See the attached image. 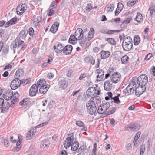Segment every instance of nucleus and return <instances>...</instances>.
I'll list each match as a JSON object with an SVG mask.
<instances>
[{
	"label": "nucleus",
	"instance_id": "1",
	"mask_svg": "<svg viewBox=\"0 0 155 155\" xmlns=\"http://www.w3.org/2000/svg\"><path fill=\"white\" fill-rule=\"evenodd\" d=\"M27 34L28 32L25 30H22L16 39L12 42L10 47L14 53H15L16 51L18 50V48L20 47H21V50L23 51L26 48L27 45L23 40L26 37Z\"/></svg>",
	"mask_w": 155,
	"mask_h": 155
},
{
	"label": "nucleus",
	"instance_id": "2",
	"mask_svg": "<svg viewBox=\"0 0 155 155\" xmlns=\"http://www.w3.org/2000/svg\"><path fill=\"white\" fill-rule=\"evenodd\" d=\"M132 42V40L130 37L125 38L123 39L122 43V46L124 50L127 51H130L133 47Z\"/></svg>",
	"mask_w": 155,
	"mask_h": 155
},
{
	"label": "nucleus",
	"instance_id": "3",
	"mask_svg": "<svg viewBox=\"0 0 155 155\" xmlns=\"http://www.w3.org/2000/svg\"><path fill=\"white\" fill-rule=\"evenodd\" d=\"M133 80L135 81L138 85L146 86L148 82V78L145 74H143L140 75L137 78H134Z\"/></svg>",
	"mask_w": 155,
	"mask_h": 155
},
{
	"label": "nucleus",
	"instance_id": "4",
	"mask_svg": "<svg viewBox=\"0 0 155 155\" xmlns=\"http://www.w3.org/2000/svg\"><path fill=\"white\" fill-rule=\"evenodd\" d=\"M9 107H10V105L9 102H4V100L3 98H0V109H2V112H5L8 110Z\"/></svg>",
	"mask_w": 155,
	"mask_h": 155
},
{
	"label": "nucleus",
	"instance_id": "5",
	"mask_svg": "<svg viewBox=\"0 0 155 155\" xmlns=\"http://www.w3.org/2000/svg\"><path fill=\"white\" fill-rule=\"evenodd\" d=\"M74 140V135L73 134H70L64 142V147L67 148L70 147Z\"/></svg>",
	"mask_w": 155,
	"mask_h": 155
},
{
	"label": "nucleus",
	"instance_id": "6",
	"mask_svg": "<svg viewBox=\"0 0 155 155\" xmlns=\"http://www.w3.org/2000/svg\"><path fill=\"white\" fill-rule=\"evenodd\" d=\"M86 106L90 114L92 115L96 113L97 107L95 104H92L91 103H87L86 104Z\"/></svg>",
	"mask_w": 155,
	"mask_h": 155
},
{
	"label": "nucleus",
	"instance_id": "7",
	"mask_svg": "<svg viewBox=\"0 0 155 155\" xmlns=\"http://www.w3.org/2000/svg\"><path fill=\"white\" fill-rule=\"evenodd\" d=\"M121 75L120 73L116 72L114 73L110 76V80L114 83H116L120 81Z\"/></svg>",
	"mask_w": 155,
	"mask_h": 155
},
{
	"label": "nucleus",
	"instance_id": "8",
	"mask_svg": "<svg viewBox=\"0 0 155 155\" xmlns=\"http://www.w3.org/2000/svg\"><path fill=\"white\" fill-rule=\"evenodd\" d=\"M21 83L19 78H15L11 82L10 87L12 90H15L20 86Z\"/></svg>",
	"mask_w": 155,
	"mask_h": 155
},
{
	"label": "nucleus",
	"instance_id": "9",
	"mask_svg": "<svg viewBox=\"0 0 155 155\" xmlns=\"http://www.w3.org/2000/svg\"><path fill=\"white\" fill-rule=\"evenodd\" d=\"M140 124L137 123H135L133 124H129L125 127V129L127 130H129L132 131H137L140 128Z\"/></svg>",
	"mask_w": 155,
	"mask_h": 155
},
{
	"label": "nucleus",
	"instance_id": "10",
	"mask_svg": "<svg viewBox=\"0 0 155 155\" xmlns=\"http://www.w3.org/2000/svg\"><path fill=\"white\" fill-rule=\"evenodd\" d=\"M135 89V95L138 97L140 96L142 93L144 92L146 90V87L142 85L137 86L136 84V87Z\"/></svg>",
	"mask_w": 155,
	"mask_h": 155
},
{
	"label": "nucleus",
	"instance_id": "11",
	"mask_svg": "<svg viewBox=\"0 0 155 155\" xmlns=\"http://www.w3.org/2000/svg\"><path fill=\"white\" fill-rule=\"evenodd\" d=\"M19 94L18 92H15L13 93L12 97L13 99L9 103H10V107H13L15 106V104L16 103L18 102L19 101Z\"/></svg>",
	"mask_w": 155,
	"mask_h": 155
},
{
	"label": "nucleus",
	"instance_id": "12",
	"mask_svg": "<svg viewBox=\"0 0 155 155\" xmlns=\"http://www.w3.org/2000/svg\"><path fill=\"white\" fill-rule=\"evenodd\" d=\"M53 48L54 51L58 54L61 53L63 51L64 46L62 45L59 42H58L55 44V45L54 46Z\"/></svg>",
	"mask_w": 155,
	"mask_h": 155
},
{
	"label": "nucleus",
	"instance_id": "13",
	"mask_svg": "<svg viewBox=\"0 0 155 155\" xmlns=\"http://www.w3.org/2000/svg\"><path fill=\"white\" fill-rule=\"evenodd\" d=\"M27 9L26 4H22L18 6L16 8L17 14L19 15H22Z\"/></svg>",
	"mask_w": 155,
	"mask_h": 155
},
{
	"label": "nucleus",
	"instance_id": "14",
	"mask_svg": "<svg viewBox=\"0 0 155 155\" xmlns=\"http://www.w3.org/2000/svg\"><path fill=\"white\" fill-rule=\"evenodd\" d=\"M38 91V88L37 87L36 84H34L30 88L29 94L30 96H35Z\"/></svg>",
	"mask_w": 155,
	"mask_h": 155
},
{
	"label": "nucleus",
	"instance_id": "15",
	"mask_svg": "<svg viewBox=\"0 0 155 155\" xmlns=\"http://www.w3.org/2000/svg\"><path fill=\"white\" fill-rule=\"evenodd\" d=\"M36 132L35 129L33 128L30 129L28 133L26 136V139L27 140H29L32 139L35 136V133Z\"/></svg>",
	"mask_w": 155,
	"mask_h": 155
},
{
	"label": "nucleus",
	"instance_id": "16",
	"mask_svg": "<svg viewBox=\"0 0 155 155\" xmlns=\"http://www.w3.org/2000/svg\"><path fill=\"white\" fill-rule=\"evenodd\" d=\"M98 75L97 76L96 81H101L104 77V72L102 69H98L96 70Z\"/></svg>",
	"mask_w": 155,
	"mask_h": 155
},
{
	"label": "nucleus",
	"instance_id": "17",
	"mask_svg": "<svg viewBox=\"0 0 155 155\" xmlns=\"http://www.w3.org/2000/svg\"><path fill=\"white\" fill-rule=\"evenodd\" d=\"M94 97H92L88 101V103H91L92 104H96L100 103L101 100L98 96L94 95Z\"/></svg>",
	"mask_w": 155,
	"mask_h": 155
},
{
	"label": "nucleus",
	"instance_id": "18",
	"mask_svg": "<svg viewBox=\"0 0 155 155\" xmlns=\"http://www.w3.org/2000/svg\"><path fill=\"white\" fill-rule=\"evenodd\" d=\"M72 49V46L70 45H68L64 47L63 51V53L65 55H69L71 53Z\"/></svg>",
	"mask_w": 155,
	"mask_h": 155
},
{
	"label": "nucleus",
	"instance_id": "19",
	"mask_svg": "<svg viewBox=\"0 0 155 155\" xmlns=\"http://www.w3.org/2000/svg\"><path fill=\"white\" fill-rule=\"evenodd\" d=\"M85 62L87 63H90L94 65L95 64V60L94 58L91 55H89L86 57L84 59Z\"/></svg>",
	"mask_w": 155,
	"mask_h": 155
},
{
	"label": "nucleus",
	"instance_id": "20",
	"mask_svg": "<svg viewBox=\"0 0 155 155\" xmlns=\"http://www.w3.org/2000/svg\"><path fill=\"white\" fill-rule=\"evenodd\" d=\"M77 39L79 40L82 37L84 36L83 31L82 29L81 28H79L77 29L74 35Z\"/></svg>",
	"mask_w": 155,
	"mask_h": 155
},
{
	"label": "nucleus",
	"instance_id": "21",
	"mask_svg": "<svg viewBox=\"0 0 155 155\" xmlns=\"http://www.w3.org/2000/svg\"><path fill=\"white\" fill-rule=\"evenodd\" d=\"M17 18L16 17H14L12 18L6 24L5 23L4 25L5 27V28H7L10 25L16 24L17 22Z\"/></svg>",
	"mask_w": 155,
	"mask_h": 155
},
{
	"label": "nucleus",
	"instance_id": "22",
	"mask_svg": "<svg viewBox=\"0 0 155 155\" xmlns=\"http://www.w3.org/2000/svg\"><path fill=\"white\" fill-rule=\"evenodd\" d=\"M59 24L58 22H55L51 26L50 29V31L53 33H55L58 29Z\"/></svg>",
	"mask_w": 155,
	"mask_h": 155
},
{
	"label": "nucleus",
	"instance_id": "23",
	"mask_svg": "<svg viewBox=\"0 0 155 155\" xmlns=\"http://www.w3.org/2000/svg\"><path fill=\"white\" fill-rule=\"evenodd\" d=\"M49 144V141L48 140H45L41 143L40 147L42 149L46 150L48 148Z\"/></svg>",
	"mask_w": 155,
	"mask_h": 155
},
{
	"label": "nucleus",
	"instance_id": "24",
	"mask_svg": "<svg viewBox=\"0 0 155 155\" xmlns=\"http://www.w3.org/2000/svg\"><path fill=\"white\" fill-rule=\"evenodd\" d=\"M58 85L60 88L64 89L67 87L68 83L65 80H63L59 82Z\"/></svg>",
	"mask_w": 155,
	"mask_h": 155
},
{
	"label": "nucleus",
	"instance_id": "25",
	"mask_svg": "<svg viewBox=\"0 0 155 155\" xmlns=\"http://www.w3.org/2000/svg\"><path fill=\"white\" fill-rule=\"evenodd\" d=\"M94 89V87H92L87 89L86 92V94L88 97H92L93 96H94L93 91Z\"/></svg>",
	"mask_w": 155,
	"mask_h": 155
},
{
	"label": "nucleus",
	"instance_id": "26",
	"mask_svg": "<svg viewBox=\"0 0 155 155\" xmlns=\"http://www.w3.org/2000/svg\"><path fill=\"white\" fill-rule=\"evenodd\" d=\"M46 81L44 79H40L37 82L36 86L38 88H39L42 86H45L47 85H46Z\"/></svg>",
	"mask_w": 155,
	"mask_h": 155
},
{
	"label": "nucleus",
	"instance_id": "27",
	"mask_svg": "<svg viewBox=\"0 0 155 155\" xmlns=\"http://www.w3.org/2000/svg\"><path fill=\"white\" fill-rule=\"evenodd\" d=\"M104 87L105 90L109 91L111 89L112 86L110 81H107L104 83Z\"/></svg>",
	"mask_w": 155,
	"mask_h": 155
},
{
	"label": "nucleus",
	"instance_id": "28",
	"mask_svg": "<svg viewBox=\"0 0 155 155\" xmlns=\"http://www.w3.org/2000/svg\"><path fill=\"white\" fill-rule=\"evenodd\" d=\"M110 54V53L109 51L103 50L101 52V58L102 59H105L108 57Z\"/></svg>",
	"mask_w": 155,
	"mask_h": 155
},
{
	"label": "nucleus",
	"instance_id": "29",
	"mask_svg": "<svg viewBox=\"0 0 155 155\" xmlns=\"http://www.w3.org/2000/svg\"><path fill=\"white\" fill-rule=\"evenodd\" d=\"M24 74V71L21 69H18L16 71L15 75V78H18L21 77Z\"/></svg>",
	"mask_w": 155,
	"mask_h": 155
},
{
	"label": "nucleus",
	"instance_id": "30",
	"mask_svg": "<svg viewBox=\"0 0 155 155\" xmlns=\"http://www.w3.org/2000/svg\"><path fill=\"white\" fill-rule=\"evenodd\" d=\"M136 84L135 81L132 80L131 82L130 83L129 85L126 87V90L128 93V91H130L132 88L136 87Z\"/></svg>",
	"mask_w": 155,
	"mask_h": 155
},
{
	"label": "nucleus",
	"instance_id": "31",
	"mask_svg": "<svg viewBox=\"0 0 155 155\" xmlns=\"http://www.w3.org/2000/svg\"><path fill=\"white\" fill-rule=\"evenodd\" d=\"M49 87L50 86L48 84L46 86L40 87L39 91L41 94H44L48 91Z\"/></svg>",
	"mask_w": 155,
	"mask_h": 155
},
{
	"label": "nucleus",
	"instance_id": "32",
	"mask_svg": "<svg viewBox=\"0 0 155 155\" xmlns=\"http://www.w3.org/2000/svg\"><path fill=\"white\" fill-rule=\"evenodd\" d=\"M78 41L75 35H71L69 40V42L71 44H74L76 43Z\"/></svg>",
	"mask_w": 155,
	"mask_h": 155
},
{
	"label": "nucleus",
	"instance_id": "33",
	"mask_svg": "<svg viewBox=\"0 0 155 155\" xmlns=\"http://www.w3.org/2000/svg\"><path fill=\"white\" fill-rule=\"evenodd\" d=\"M143 19L142 14L139 12H137L134 20L137 22H140Z\"/></svg>",
	"mask_w": 155,
	"mask_h": 155
},
{
	"label": "nucleus",
	"instance_id": "34",
	"mask_svg": "<svg viewBox=\"0 0 155 155\" xmlns=\"http://www.w3.org/2000/svg\"><path fill=\"white\" fill-rule=\"evenodd\" d=\"M13 95V92L10 91L7 92L5 95V98L6 100H9L12 98Z\"/></svg>",
	"mask_w": 155,
	"mask_h": 155
},
{
	"label": "nucleus",
	"instance_id": "35",
	"mask_svg": "<svg viewBox=\"0 0 155 155\" xmlns=\"http://www.w3.org/2000/svg\"><path fill=\"white\" fill-rule=\"evenodd\" d=\"M79 146L78 142H74L71 145V150L73 151H75L78 148Z\"/></svg>",
	"mask_w": 155,
	"mask_h": 155
},
{
	"label": "nucleus",
	"instance_id": "36",
	"mask_svg": "<svg viewBox=\"0 0 155 155\" xmlns=\"http://www.w3.org/2000/svg\"><path fill=\"white\" fill-rule=\"evenodd\" d=\"M114 5L112 4H109L107 5V7H106L105 9L106 10L107 12H112L114 9Z\"/></svg>",
	"mask_w": 155,
	"mask_h": 155
},
{
	"label": "nucleus",
	"instance_id": "37",
	"mask_svg": "<svg viewBox=\"0 0 155 155\" xmlns=\"http://www.w3.org/2000/svg\"><path fill=\"white\" fill-rule=\"evenodd\" d=\"M94 31L93 28H91L90 31L89 32L88 39L89 41L93 37V34L94 33Z\"/></svg>",
	"mask_w": 155,
	"mask_h": 155
},
{
	"label": "nucleus",
	"instance_id": "38",
	"mask_svg": "<svg viewBox=\"0 0 155 155\" xmlns=\"http://www.w3.org/2000/svg\"><path fill=\"white\" fill-rule=\"evenodd\" d=\"M101 105L104 108V110L106 111L110 107V104L109 102H106L102 103Z\"/></svg>",
	"mask_w": 155,
	"mask_h": 155
},
{
	"label": "nucleus",
	"instance_id": "39",
	"mask_svg": "<svg viewBox=\"0 0 155 155\" xmlns=\"http://www.w3.org/2000/svg\"><path fill=\"white\" fill-rule=\"evenodd\" d=\"M120 96V94H118L117 96H115L113 97V98H111V100H113V101H111V102H114L116 104H119L120 102V101L119 100V97Z\"/></svg>",
	"mask_w": 155,
	"mask_h": 155
},
{
	"label": "nucleus",
	"instance_id": "40",
	"mask_svg": "<svg viewBox=\"0 0 155 155\" xmlns=\"http://www.w3.org/2000/svg\"><path fill=\"white\" fill-rule=\"evenodd\" d=\"M86 40V39L85 37H84L83 36L81 37V38L78 40L79 41V43L81 46H83L84 45L85 42V41Z\"/></svg>",
	"mask_w": 155,
	"mask_h": 155
},
{
	"label": "nucleus",
	"instance_id": "41",
	"mask_svg": "<svg viewBox=\"0 0 155 155\" xmlns=\"http://www.w3.org/2000/svg\"><path fill=\"white\" fill-rule=\"evenodd\" d=\"M105 40L106 41H107L108 43L113 45H115L116 44L115 41L113 38H105Z\"/></svg>",
	"mask_w": 155,
	"mask_h": 155
},
{
	"label": "nucleus",
	"instance_id": "42",
	"mask_svg": "<svg viewBox=\"0 0 155 155\" xmlns=\"http://www.w3.org/2000/svg\"><path fill=\"white\" fill-rule=\"evenodd\" d=\"M29 100L28 98H25L20 102V105L21 106L29 104Z\"/></svg>",
	"mask_w": 155,
	"mask_h": 155
},
{
	"label": "nucleus",
	"instance_id": "43",
	"mask_svg": "<svg viewBox=\"0 0 155 155\" xmlns=\"http://www.w3.org/2000/svg\"><path fill=\"white\" fill-rule=\"evenodd\" d=\"M129 59V57L126 55L123 56L121 58V62L122 64H126Z\"/></svg>",
	"mask_w": 155,
	"mask_h": 155
},
{
	"label": "nucleus",
	"instance_id": "44",
	"mask_svg": "<svg viewBox=\"0 0 155 155\" xmlns=\"http://www.w3.org/2000/svg\"><path fill=\"white\" fill-rule=\"evenodd\" d=\"M132 17H129L126 20H125L121 24V26H124L125 25H127L132 20Z\"/></svg>",
	"mask_w": 155,
	"mask_h": 155
},
{
	"label": "nucleus",
	"instance_id": "45",
	"mask_svg": "<svg viewBox=\"0 0 155 155\" xmlns=\"http://www.w3.org/2000/svg\"><path fill=\"white\" fill-rule=\"evenodd\" d=\"M149 10L151 16H152L153 12H155V5H151L150 6Z\"/></svg>",
	"mask_w": 155,
	"mask_h": 155
},
{
	"label": "nucleus",
	"instance_id": "46",
	"mask_svg": "<svg viewBox=\"0 0 155 155\" xmlns=\"http://www.w3.org/2000/svg\"><path fill=\"white\" fill-rule=\"evenodd\" d=\"M97 112L99 114H103L106 112L101 104L98 108Z\"/></svg>",
	"mask_w": 155,
	"mask_h": 155
},
{
	"label": "nucleus",
	"instance_id": "47",
	"mask_svg": "<svg viewBox=\"0 0 155 155\" xmlns=\"http://www.w3.org/2000/svg\"><path fill=\"white\" fill-rule=\"evenodd\" d=\"M122 31L121 30H108L107 31V34H114L115 32H121Z\"/></svg>",
	"mask_w": 155,
	"mask_h": 155
},
{
	"label": "nucleus",
	"instance_id": "48",
	"mask_svg": "<svg viewBox=\"0 0 155 155\" xmlns=\"http://www.w3.org/2000/svg\"><path fill=\"white\" fill-rule=\"evenodd\" d=\"M134 43L135 45H138L140 41V39L139 37H135L134 38Z\"/></svg>",
	"mask_w": 155,
	"mask_h": 155
},
{
	"label": "nucleus",
	"instance_id": "49",
	"mask_svg": "<svg viewBox=\"0 0 155 155\" xmlns=\"http://www.w3.org/2000/svg\"><path fill=\"white\" fill-rule=\"evenodd\" d=\"M145 150V146L142 144L140 147V155H143L144 152Z\"/></svg>",
	"mask_w": 155,
	"mask_h": 155
},
{
	"label": "nucleus",
	"instance_id": "50",
	"mask_svg": "<svg viewBox=\"0 0 155 155\" xmlns=\"http://www.w3.org/2000/svg\"><path fill=\"white\" fill-rule=\"evenodd\" d=\"M93 9L92 4H88L87 5L86 9L87 11L89 12Z\"/></svg>",
	"mask_w": 155,
	"mask_h": 155
},
{
	"label": "nucleus",
	"instance_id": "51",
	"mask_svg": "<svg viewBox=\"0 0 155 155\" xmlns=\"http://www.w3.org/2000/svg\"><path fill=\"white\" fill-rule=\"evenodd\" d=\"M136 1H129L127 3V6L129 7H131L134 5L136 3Z\"/></svg>",
	"mask_w": 155,
	"mask_h": 155
},
{
	"label": "nucleus",
	"instance_id": "52",
	"mask_svg": "<svg viewBox=\"0 0 155 155\" xmlns=\"http://www.w3.org/2000/svg\"><path fill=\"white\" fill-rule=\"evenodd\" d=\"M76 124L79 127H83L84 125V124L81 121H77L76 122Z\"/></svg>",
	"mask_w": 155,
	"mask_h": 155
},
{
	"label": "nucleus",
	"instance_id": "53",
	"mask_svg": "<svg viewBox=\"0 0 155 155\" xmlns=\"http://www.w3.org/2000/svg\"><path fill=\"white\" fill-rule=\"evenodd\" d=\"M2 142L5 146L8 147L9 146V141L3 138L2 140Z\"/></svg>",
	"mask_w": 155,
	"mask_h": 155
},
{
	"label": "nucleus",
	"instance_id": "54",
	"mask_svg": "<svg viewBox=\"0 0 155 155\" xmlns=\"http://www.w3.org/2000/svg\"><path fill=\"white\" fill-rule=\"evenodd\" d=\"M34 31L32 27L30 28L28 30V33L31 36H32L33 35Z\"/></svg>",
	"mask_w": 155,
	"mask_h": 155
},
{
	"label": "nucleus",
	"instance_id": "55",
	"mask_svg": "<svg viewBox=\"0 0 155 155\" xmlns=\"http://www.w3.org/2000/svg\"><path fill=\"white\" fill-rule=\"evenodd\" d=\"M54 12V10L50 8V9L49 10V11L47 14V15L48 16H51L53 15Z\"/></svg>",
	"mask_w": 155,
	"mask_h": 155
},
{
	"label": "nucleus",
	"instance_id": "56",
	"mask_svg": "<svg viewBox=\"0 0 155 155\" xmlns=\"http://www.w3.org/2000/svg\"><path fill=\"white\" fill-rule=\"evenodd\" d=\"M87 76V74L86 73H83L81 74L79 78V79L81 80L85 78Z\"/></svg>",
	"mask_w": 155,
	"mask_h": 155
},
{
	"label": "nucleus",
	"instance_id": "57",
	"mask_svg": "<svg viewBox=\"0 0 155 155\" xmlns=\"http://www.w3.org/2000/svg\"><path fill=\"white\" fill-rule=\"evenodd\" d=\"M123 4L121 2H119L117 4V8L119 9L120 10H122L123 8Z\"/></svg>",
	"mask_w": 155,
	"mask_h": 155
},
{
	"label": "nucleus",
	"instance_id": "58",
	"mask_svg": "<svg viewBox=\"0 0 155 155\" xmlns=\"http://www.w3.org/2000/svg\"><path fill=\"white\" fill-rule=\"evenodd\" d=\"M56 5L57 4L54 1L52 2L51 5L50 6V8L52 9L56 7Z\"/></svg>",
	"mask_w": 155,
	"mask_h": 155
},
{
	"label": "nucleus",
	"instance_id": "59",
	"mask_svg": "<svg viewBox=\"0 0 155 155\" xmlns=\"http://www.w3.org/2000/svg\"><path fill=\"white\" fill-rule=\"evenodd\" d=\"M20 147L18 146H16L15 147H13L12 149V150L14 151L18 152L20 150Z\"/></svg>",
	"mask_w": 155,
	"mask_h": 155
},
{
	"label": "nucleus",
	"instance_id": "60",
	"mask_svg": "<svg viewBox=\"0 0 155 155\" xmlns=\"http://www.w3.org/2000/svg\"><path fill=\"white\" fill-rule=\"evenodd\" d=\"M47 76L48 78L51 79L54 78V75L52 73H48L47 74Z\"/></svg>",
	"mask_w": 155,
	"mask_h": 155
},
{
	"label": "nucleus",
	"instance_id": "61",
	"mask_svg": "<svg viewBox=\"0 0 155 155\" xmlns=\"http://www.w3.org/2000/svg\"><path fill=\"white\" fill-rule=\"evenodd\" d=\"M152 56V54L149 53L146 56L145 59L147 60H148Z\"/></svg>",
	"mask_w": 155,
	"mask_h": 155
},
{
	"label": "nucleus",
	"instance_id": "62",
	"mask_svg": "<svg viewBox=\"0 0 155 155\" xmlns=\"http://www.w3.org/2000/svg\"><path fill=\"white\" fill-rule=\"evenodd\" d=\"M94 94H95L96 96V94H97V95H99L100 94V91L98 90L95 87V89L94 90Z\"/></svg>",
	"mask_w": 155,
	"mask_h": 155
},
{
	"label": "nucleus",
	"instance_id": "63",
	"mask_svg": "<svg viewBox=\"0 0 155 155\" xmlns=\"http://www.w3.org/2000/svg\"><path fill=\"white\" fill-rule=\"evenodd\" d=\"M116 110V109L115 108H113L111 110L107 112V114L108 115H110L115 112Z\"/></svg>",
	"mask_w": 155,
	"mask_h": 155
},
{
	"label": "nucleus",
	"instance_id": "64",
	"mask_svg": "<svg viewBox=\"0 0 155 155\" xmlns=\"http://www.w3.org/2000/svg\"><path fill=\"white\" fill-rule=\"evenodd\" d=\"M135 89L134 88H132L130 91H128V95H131L134 93Z\"/></svg>",
	"mask_w": 155,
	"mask_h": 155
}]
</instances>
